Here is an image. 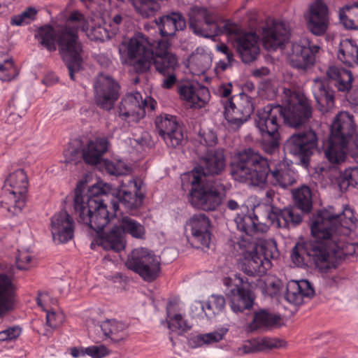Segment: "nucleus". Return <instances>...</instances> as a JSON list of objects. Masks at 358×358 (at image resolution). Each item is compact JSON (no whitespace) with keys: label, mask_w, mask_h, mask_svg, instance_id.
Returning <instances> with one entry per match:
<instances>
[{"label":"nucleus","mask_w":358,"mask_h":358,"mask_svg":"<svg viewBox=\"0 0 358 358\" xmlns=\"http://www.w3.org/2000/svg\"><path fill=\"white\" fill-rule=\"evenodd\" d=\"M354 217L352 210L345 206L342 212L334 213L329 210H319L311 218L310 230L315 240L297 243L292 249L291 259L297 266L313 262L323 268L329 256L335 251L331 246L336 243L337 236L343 234Z\"/></svg>","instance_id":"1"},{"label":"nucleus","mask_w":358,"mask_h":358,"mask_svg":"<svg viewBox=\"0 0 358 358\" xmlns=\"http://www.w3.org/2000/svg\"><path fill=\"white\" fill-rule=\"evenodd\" d=\"M287 105H267L257 112L255 124L264 140L263 148L266 153H273L279 147V129L283 122L293 128L306 124L312 116V108L308 100L299 94L285 91Z\"/></svg>","instance_id":"2"},{"label":"nucleus","mask_w":358,"mask_h":358,"mask_svg":"<svg viewBox=\"0 0 358 358\" xmlns=\"http://www.w3.org/2000/svg\"><path fill=\"white\" fill-rule=\"evenodd\" d=\"M231 174L241 182L262 187L268 179L274 186L287 188L296 182L295 173L285 160L269 163L267 158L252 148L238 153L231 165Z\"/></svg>","instance_id":"3"},{"label":"nucleus","mask_w":358,"mask_h":358,"mask_svg":"<svg viewBox=\"0 0 358 358\" xmlns=\"http://www.w3.org/2000/svg\"><path fill=\"white\" fill-rule=\"evenodd\" d=\"M86 186L85 180H80L78 183L75 189L74 209L79 216V222L99 232L111 220L103 199L110 191V187L108 184L98 182L90 186L85 193ZM112 219L114 217H112Z\"/></svg>","instance_id":"4"},{"label":"nucleus","mask_w":358,"mask_h":358,"mask_svg":"<svg viewBox=\"0 0 358 358\" xmlns=\"http://www.w3.org/2000/svg\"><path fill=\"white\" fill-rule=\"evenodd\" d=\"M89 26L85 15L75 10L70 14L66 24L58 29L59 52L73 80H75V73L82 69L83 65V48L78 31L80 29L86 34Z\"/></svg>","instance_id":"5"},{"label":"nucleus","mask_w":358,"mask_h":358,"mask_svg":"<svg viewBox=\"0 0 358 358\" xmlns=\"http://www.w3.org/2000/svg\"><path fill=\"white\" fill-rule=\"evenodd\" d=\"M189 27L195 34L211 39L222 34L238 35L240 31L237 24L224 20L215 10L202 6L192 9Z\"/></svg>","instance_id":"6"},{"label":"nucleus","mask_w":358,"mask_h":358,"mask_svg":"<svg viewBox=\"0 0 358 358\" xmlns=\"http://www.w3.org/2000/svg\"><path fill=\"white\" fill-rule=\"evenodd\" d=\"M293 197L296 208L289 207L280 209L272 206L267 217L272 225L278 228H289L296 226L302 221V215L298 212L300 209L308 213L313 207L312 192L309 187L302 185L293 191Z\"/></svg>","instance_id":"7"},{"label":"nucleus","mask_w":358,"mask_h":358,"mask_svg":"<svg viewBox=\"0 0 358 358\" xmlns=\"http://www.w3.org/2000/svg\"><path fill=\"white\" fill-rule=\"evenodd\" d=\"M182 180H187L192 185L189 201L194 208L213 211L220 205L224 190L223 185L216 182L204 184L201 176L194 172L185 173Z\"/></svg>","instance_id":"8"},{"label":"nucleus","mask_w":358,"mask_h":358,"mask_svg":"<svg viewBox=\"0 0 358 358\" xmlns=\"http://www.w3.org/2000/svg\"><path fill=\"white\" fill-rule=\"evenodd\" d=\"M119 52L125 56L127 62L137 73L148 71L153 57L152 44L148 38L141 33L135 34L128 40L122 41Z\"/></svg>","instance_id":"9"},{"label":"nucleus","mask_w":358,"mask_h":358,"mask_svg":"<svg viewBox=\"0 0 358 358\" xmlns=\"http://www.w3.org/2000/svg\"><path fill=\"white\" fill-rule=\"evenodd\" d=\"M236 249L242 257L241 268L248 275H263L272 266L269 261H264L254 240L242 238L236 243Z\"/></svg>","instance_id":"10"},{"label":"nucleus","mask_w":358,"mask_h":358,"mask_svg":"<svg viewBox=\"0 0 358 358\" xmlns=\"http://www.w3.org/2000/svg\"><path fill=\"white\" fill-rule=\"evenodd\" d=\"M125 264L148 282L155 280L161 268L160 257L145 248L134 249L128 256Z\"/></svg>","instance_id":"11"},{"label":"nucleus","mask_w":358,"mask_h":358,"mask_svg":"<svg viewBox=\"0 0 358 358\" xmlns=\"http://www.w3.org/2000/svg\"><path fill=\"white\" fill-rule=\"evenodd\" d=\"M224 106L225 119L235 129H239L246 122L254 110L252 98L245 93L232 96Z\"/></svg>","instance_id":"12"},{"label":"nucleus","mask_w":358,"mask_h":358,"mask_svg":"<svg viewBox=\"0 0 358 358\" xmlns=\"http://www.w3.org/2000/svg\"><path fill=\"white\" fill-rule=\"evenodd\" d=\"M317 144L316 133L309 129L292 134L285 143V149L289 153L300 157L301 162L307 166L310 157L317 148Z\"/></svg>","instance_id":"13"},{"label":"nucleus","mask_w":358,"mask_h":358,"mask_svg":"<svg viewBox=\"0 0 358 358\" xmlns=\"http://www.w3.org/2000/svg\"><path fill=\"white\" fill-rule=\"evenodd\" d=\"M94 87L96 105L103 110H111L120 95L119 84L109 75L99 73Z\"/></svg>","instance_id":"14"},{"label":"nucleus","mask_w":358,"mask_h":358,"mask_svg":"<svg viewBox=\"0 0 358 358\" xmlns=\"http://www.w3.org/2000/svg\"><path fill=\"white\" fill-rule=\"evenodd\" d=\"M142 181L138 178L127 180L122 182L115 199L111 201L113 208L117 211L120 203L126 209L133 210L140 207L144 198L141 192Z\"/></svg>","instance_id":"15"},{"label":"nucleus","mask_w":358,"mask_h":358,"mask_svg":"<svg viewBox=\"0 0 358 358\" xmlns=\"http://www.w3.org/2000/svg\"><path fill=\"white\" fill-rule=\"evenodd\" d=\"M319 50L318 45H310L307 39L293 43L288 54L289 63L294 68L307 71L314 64L315 54Z\"/></svg>","instance_id":"16"},{"label":"nucleus","mask_w":358,"mask_h":358,"mask_svg":"<svg viewBox=\"0 0 358 358\" xmlns=\"http://www.w3.org/2000/svg\"><path fill=\"white\" fill-rule=\"evenodd\" d=\"M186 225L192 233V245L203 250L209 249L211 243L209 217L204 213H196L189 217Z\"/></svg>","instance_id":"17"},{"label":"nucleus","mask_w":358,"mask_h":358,"mask_svg":"<svg viewBox=\"0 0 358 358\" xmlns=\"http://www.w3.org/2000/svg\"><path fill=\"white\" fill-rule=\"evenodd\" d=\"M155 124L159 136L169 147L176 148L182 145L184 134L175 116L159 115L156 117Z\"/></svg>","instance_id":"18"},{"label":"nucleus","mask_w":358,"mask_h":358,"mask_svg":"<svg viewBox=\"0 0 358 358\" xmlns=\"http://www.w3.org/2000/svg\"><path fill=\"white\" fill-rule=\"evenodd\" d=\"M226 160L223 150L221 149H211L201 156L199 159L198 166L191 172L201 176L202 180L207 176H219L224 170Z\"/></svg>","instance_id":"19"},{"label":"nucleus","mask_w":358,"mask_h":358,"mask_svg":"<svg viewBox=\"0 0 358 358\" xmlns=\"http://www.w3.org/2000/svg\"><path fill=\"white\" fill-rule=\"evenodd\" d=\"M290 29L282 21L267 22L262 31V41L264 48L268 50L282 48L289 41Z\"/></svg>","instance_id":"20"},{"label":"nucleus","mask_w":358,"mask_h":358,"mask_svg":"<svg viewBox=\"0 0 358 358\" xmlns=\"http://www.w3.org/2000/svg\"><path fill=\"white\" fill-rule=\"evenodd\" d=\"M329 25V10L322 0H316L309 6L308 28L315 36L324 35Z\"/></svg>","instance_id":"21"},{"label":"nucleus","mask_w":358,"mask_h":358,"mask_svg":"<svg viewBox=\"0 0 358 358\" xmlns=\"http://www.w3.org/2000/svg\"><path fill=\"white\" fill-rule=\"evenodd\" d=\"M355 132L353 116L348 112L339 113L334 119L329 138L348 144Z\"/></svg>","instance_id":"22"},{"label":"nucleus","mask_w":358,"mask_h":358,"mask_svg":"<svg viewBox=\"0 0 358 358\" xmlns=\"http://www.w3.org/2000/svg\"><path fill=\"white\" fill-rule=\"evenodd\" d=\"M147 106V101L143 100L139 92L127 94L120 103L119 115L124 120L131 118L133 121H138L145 116Z\"/></svg>","instance_id":"23"},{"label":"nucleus","mask_w":358,"mask_h":358,"mask_svg":"<svg viewBox=\"0 0 358 358\" xmlns=\"http://www.w3.org/2000/svg\"><path fill=\"white\" fill-rule=\"evenodd\" d=\"M327 80L336 91L347 96L352 89L354 76L350 70L336 65L329 66L325 72Z\"/></svg>","instance_id":"24"},{"label":"nucleus","mask_w":358,"mask_h":358,"mask_svg":"<svg viewBox=\"0 0 358 358\" xmlns=\"http://www.w3.org/2000/svg\"><path fill=\"white\" fill-rule=\"evenodd\" d=\"M329 82L324 78L313 79V93L318 109L322 113L329 112L335 105V91Z\"/></svg>","instance_id":"25"},{"label":"nucleus","mask_w":358,"mask_h":358,"mask_svg":"<svg viewBox=\"0 0 358 358\" xmlns=\"http://www.w3.org/2000/svg\"><path fill=\"white\" fill-rule=\"evenodd\" d=\"M51 233L57 244L66 243L73 238V220L66 211L56 213L52 217Z\"/></svg>","instance_id":"26"},{"label":"nucleus","mask_w":358,"mask_h":358,"mask_svg":"<svg viewBox=\"0 0 358 358\" xmlns=\"http://www.w3.org/2000/svg\"><path fill=\"white\" fill-rule=\"evenodd\" d=\"M237 52L242 62L250 63L257 59L260 52L259 37L255 32L245 33L235 40Z\"/></svg>","instance_id":"27"},{"label":"nucleus","mask_w":358,"mask_h":358,"mask_svg":"<svg viewBox=\"0 0 358 358\" xmlns=\"http://www.w3.org/2000/svg\"><path fill=\"white\" fill-rule=\"evenodd\" d=\"M240 284H236L228 294L229 305L234 313H241L250 309L254 303V296L248 286L239 278Z\"/></svg>","instance_id":"28"},{"label":"nucleus","mask_w":358,"mask_h":358,"mask_svg":"<svg viewBox=\"0 0 358 358\" xmlns=\"http://www.w3.org/2000/svg\"><path fill=\"white\" fill-rule=\"evenodd\" d=\"M314 295V288L306 280H291L287 285L285 299L290 303L301 305L303 303L304 299H310Z\"/></svg>","instance_id":"29"},{"label":"nucleus","mask_w":358,"mask_h":358,"mask_svg":"<svg viewBox=\"0 0 358 358\" xmlns=\"http://www.w3.org/2000/svg\"><path fill=\"white\" fill-rule=\"evenodd\" d=\"M178 92L182 99L189 102L191 106L201 108L209 100L210 92L207 87L198 83H185L180 85Z\"/></svg>","instance_id":"30"},{"label":"nucleus","mask_w":358,"mask_h":358,"mask_svg":"<svg viewBox=\"0 0 358 358\" xmlns=\"http://www.w3.org/2000/svg\"><path fill=\"white\" fill-rule=\"evenodd\" d=\"M159 34L162 36H173L177 31L186 27V21L180 13L172 12L155 19Z\"/></svg>","instance_id":"31"},{"label":"nucleus","mask_w":358,"mask_h":358,"mask_svg":"<svg viewBox=\"0 0 358 358\" xmlns=\"http://www.w3.org/2000/svg\"><path fill=\"white\" fill-rule=\"evenodd\" d=\"M15 287L10 277L0 273V317L13 309Z\"/></svg>","instance_id":"32"},{"label":"nucleus","mask_w":358,"mask_h":358,"mask_svg":"<svg viewBox=\"0 0 358 358\" xmlns=\"http://www.w3.org/2000/svg\"><path fill=\"white\" fill-rule=\"evenodd\" d=\"M280 321L279 315L260 309L254 312L252 320L248 324L250 331L266 330L277 326Z\"/></svg>","instance_id":"33"},{"label":"nucleus","mask_w":358,"mask_h":358,"mask_svg":"<svg viewBox=\"0 0 358 358\" xmlns=\"http://www.w3.org/2000/svg\"><path fill=\"white\" fill-rule=\"evenodd\" d=\"M234 221L237 229L245 233L246 238L250 240H254L262 231V226L254 213L237 214Z\"/></svg>","instance_id":"34"},{"label":"nucleus","mask_w":358,"mask_h":358,"mask_svg":"<svg viewBox=\"0 0 358 358\" xmlns=\"http://www.w3.org/2000/svg\"><path fill=\"white\" fill-rule=\"evenodd\" d=\"M108 150V141L97 138L83 146V159L87 164L95 165L100 162L101 157Z\"/></svg>","instance_id":"35"},{"label":"nucleus","mask_w":358,"mask_h":358,"mask_svg":"<svg viewBox=\"0 0 358 358\" xmlns=\"http://www.w3.org/2000/svg\"><path fill=\"white\" fill-rule=\"evenodd\" d=\"M347 143L333 141L329 138L323 145L326 159L332 164H340L345 162L347 156Z\"/></svg>","instance_id":"36"},{"label":"nucleus","mask_w":358,"mask_h":358,"mask_svg":"<svg viewBox=\"0 0 358 358\" xmlns=\"http://www.w3.org/2000/svg\"><path fill=\"white\" fill-rule=\"evenodd\" d=\"M99 327L103 335L115 343L124 341L128 336L126 324L116 320H106Z\"/></svg>","instance_id":"37"},{"label":"nucleus","mask_w":358,"mask_h":358,"mask_svg":"<svg viewBox=\"0 0 358 358\" xmlns=\"http://www.w3.org/2000/svg\"><path fill=\"white\" fill-rule=\"evenodd\" d=\"M338 59L349 67L358 66V46L351 39L343 40L338 47Z\"/></svg>","instance_id":"38"},{"label":"nucleus","mask_w":358,"mask_h":358,"mask_svg":"<svg viewBox=\"0 0 358 358\" xmlns=\"http://www.w3.org/2000/svg\"><path fill=\"white\" fill-rule=\"evenodd\" d=\"M25 194L6 190L3 198L0 202V206L14 215L19 214L22 211L25 206Z\"/></svg>","instance_id":"39"},{"label":"nucleus","mask_w":358,"mask_h":358,"mask_svg":"<svg viewBox=\"0 0 358 358\" xmlns=\"http://www.w3.org/2000/svg\"><path fill=\"white\" fill-rule=\"evenodd\" d=\"M38 43L49 52H54L58 45V30L50 25L41 27L35 35Z\"/></svg>","instance_id":"40"},{"label":"nucleus","mask_w":358,"mask_h":358,"mask_svg":"<svg viewBox=\"0 0 358 358\" xmlns=\"http://www.w3.org/2000/svg\"><path fill=\"white\" fill-rule=\"evenodd\" d=\"M105 250H113L119 252L124 248V233L120 227L117 224L105 234L101 243Z\"/></svg>","instance_id":"41"},{"label":"nucleus","mask_w":358,"mask_h":358,"mask_svg":"<svg viewBox=\"0 0 358 358\" xmlns=\"http://www.w3.org/2000/svg\"><path fill=\"white\" fill-rule=\"evenodd\" d=\"M189 61L197 74L204 73L211 66L212 56L205 48L199 47L192 52Z\"/></svg>","instance_id":"42"},{"label":"nucleus","mask_w":358,"mask_h":358,"mask_svg":"<svg viewBox=\"0 0 358 358\" xmlns=\"http://www.w3.org/2000/svg\"><path fill=\"white\" fill-rule=\"evenodd\" d=\"M225 299L222 295H212L205 304L196 303L194 308L204 312L206 316L211 317L220 313L225 307Z\"/></svg>","instance_id":"43"},{"label":"nucleus","mask_w":358,"mask_h":358,"mask_svg":"<svg viewBox=\"0 0 358 358\" xmlns=\"http://www.w3.org/2000/svg\"><path fill=\"white\" fill-rule=\"evenodd\" d=\"M6 186H9L11 188V189H8L6 191L26 194L28 178L24 170L18 169L10 173L6 180Z\"/></svg>","instance_id":"44"},{"label":"nucleus","mask_w":358,"mask_h":358,"mask_svg":"<svg viewBox=\"0 0 358 358\" xmlns=\"http://www.w3.org/2000/svg\"><path fill=\"white\" fill-rule=\"evenodd\" d=\"M340 22L348 29H358V3L346 5L339 10Z\"/></svg>","instance_id":"45"},{"label":"nucleus","mask_w":358,"mask_h":358,"mask_svg":"<svg viewBox=\"0 0 358 358\" xmlns=\"http://www.w3.org/2000/svg\"><path fill=\"white\" fill-rule=\"evenodd\" d=\"M152 64L155 66L156 71L159 74L171 73L175 71L178 66V59L174 54H168L164 56H154L152 60Z\"/></svg>","instance_id":"46"},{"label":"nucleus","mask_w":358,"mask_h":358,"mask_svg":"<svg viewBox=\"0 0 358 358\" xmlns=\"http://www.w3.org/2000/svg\"><path fill=\"white\" fill-rule=\"evenodd\" d=\"M118 222L124 234L127 233L136 238H144L145 234L144 226L133 218L122 216L118 219Z\"/></svg>","instance_id":"47"},{"label":"nucleus","mask_w":358,"mask_h":358,"mask_svg":"<svg viewBox=\"0 0 358 358\" xmlns=\"http://www.w3.org/2000/svg\"><path fill=\"white\" fill-rule=\"evenodd\" d=\"M131 2L136 12L144 18L155 16L161 8L155 0H131Z\"/></svg>","instance_id":"48"},{"label":"nucleus","mask_w":358,"mask_h":358,"mask_svg":"<svg viewBox=\"0 0 358 358\" xmlns=\"http://www.w3.org/2000/svg\"><path fill=\"white\" fill-rule=\"evenodd\" d=\"M258 243V251L262 257L264 261H269L278 257L279 252L277 248V243L274 240H262L259 236L255 238Z\"/></svg>","instance_id":"49"},{"label":"nucleus","mask_w":358,"mask_h":358,"mask_svg":"<svg viewBox=\"0 0 358 358\" xmlns=\"http://www.w3.org/2000/svg\"><path fill=\"white\" fill-rule=\"evenodd\" d=\"M83 145L81 141L75 139L72 141L64 152V162L66 163L77 164L83 159Z\"/></svg>","instance_id":"50"},{"label":"nucleus","mask_w":358,"mask_h":358,"mask_svg":"<svg viewBox=\"0 0 358 358\" xmlns=\"http://www.w3.org/2000/svg\"><path fill=\"white\" fill-rule=\"evenodd\" d=\"M227 331V329L221 328L213 332L199 334L194 337V341L198 345H210L213 343H218L224 338Z\"/></svg>","instance_id":"51"},{"label":"nucleus","mask_w":358,"mask_h":358,"mask_svg":"<svg viewBox=\"0 0 358 358\" xmlns=\"http://www.w3.org/2000/svg\"><path fill=\"white\" fill-rule=\"evenodd\" d=\"M172 303L169 302L167 305V323L168 327L172 331H178L180 334L182 331H187L190 329L187 322L182 319L180 314H176L173 317L171 316L170 308Z\"/></svg>","instance_id":"52"},{"label":"nucleus","mask_w":358,"mask_h":358,"mask_svg":"<svg viewBox=\"0 0 358 358\" xmlns=\"http://www.w3.org/2000/svg\"><path fill=\"white\" fill-rule=\"evenodd\" d=\"M85 34L90 40L101 42L108 40L113 36L110 30H108L100 24L97 26H89Z\"/></svg>","instance_id":"53"},{"label":"nucleus","mask_w":358,"mask_h":358,"mask_svg":"<svg viewBox=\"0 0 358 358\" xmlns=\"http://www.w3.org/2000/svg\"><path fill=\"white\" fill-rule=\"evenodd\" d=\"M37 13L38 11L36 8L29 7L20 14L13 16L10 20V24L16 26L29 24L35 20Z\"/></svg>","instance_id":"54"},{"label":"nucleus","mask_w":358,"mask_h":358,"mask_svg":"<svg viewBox=\"0 0 358 358\" xmlns=\"http://www.w3.org/2000/svg\"><path fill=\"white\" fill-rule=\"evenodd\" d=\"M17 72L13 65V59L8 58L0 63V80L3 81H10L15 78Z\"/></svg>","instance_id":"55"},{"label":"nucleus","mask_w":358,"mask_h":358,"mask_svg":"<svg viewBox=\"0 0 358 358\" xmlns=\"http://www.w3.org/2000/svg\"><path fill=\"white\" fill-rule=\"evenodd\" d=\"M341 188L349 186L358 188V168L346 169L341 176Z\"/></svg>","instance_id":"56"},{"label":"nucleus","mask_w":358,"mask_h":358,"mask_svg":"<svg viewBox=\"0 0 358 358\" xmlns=\"http://www.w3.org/2000/svg\"><path fill=\"white\" fill-rule=\"evenodd\" d=\"M33 255L29 249L21 248L17 250L16 256V266L19 270L26 271L31 266Z\"/></svg>","instance_id":"57"},{"label":"nucleus","mask_w":358,"mask_h":358,"mask_svg":"<svg viewBox=\"0 0 358 358\" xmlns=\"http://www.w3.org/2000/svg\"><path fill=\"white\" fill-rule=\"evenodd\" d=\"M199 136L200 143L206 146L212 147L217 143V134L210 129H201Z\"/></svg>","instance_id":"58"},{"label":"nucleus","mask_w":358,"mask_h":358,"mask_svg":"<svg viewBox=\"0 0 358 358\" xmlns=\"http://www.w3.org/2000/svg\"><path fill=\"white\" fill-rule=\"evenodd\" d=\"M64 321V315L61 312L47 311L46 323L52 329H56Z\"/></svg>","instance_id":"59"},{"label":"nucleus","mask_w":358,"mask_h":358,"mask_svg":"<svg viewBox=\"0 0 358 358\" xmlns=\"http://www.w3.org/2000/svg\"><path fill=\"white\" fill-rule=\"evenodd\" d=\"M21 328L18 326L10 327L0 331V341H10L19 337Z\"/></svg>","instance_id":"60"},{"label":"nucleus","mask_w":358,"mask_h":358,"mask_svg":"<svg viewBox=\"0 0 358 358\" xmlns=\"http://www.w3.org/2000/svg\"><path fill=\"white\" fill-rule=\"evenodd\" d=\"M85 352L92 358H103L109 354V350L103 345H92L85 348Z\"/></svg>","instance_id":"61"},{"label":"nucleus","mask_w":358,"mask_h":358,"mask_svg":"<svg viewBox=\"0 0 358 358\" xmlns=\"http://www.w3.org/2000/svg\"><path fill=\"white\" fill-rule=\"evenodd\" d=\"M259 348H261V351L265 350H271L274 348H279L282 346V341L280 340L264 338L261 340H257Z\"/></svg>","instance_id":"62"},{"label":"nucleus","mask_w":358,"mask_h":358,"mask_svg":"<svg viewBox=\"0 0 358 358\" xmlns=\"http://www.w3.org/2000/svg\"><path fill=\"white\" fill-rule=\"evenodd\" d=\"M171 47L170 41L166 38H162L157 42L154 56L162 55L164 56L168 54H173L169 51Z\"/></svg>","instance_id":"63"},{"label":"nucleus","mask_w":358,"mask_h":358,"mask_svg":"<svg viewBox=\"0 0 358 358\" xmlns=\"http://www.w3.org/2000/svg\"><path fill=\"white\" fill-rule=\"evenodd\" d=\"M243 354H250L256 352H260L261 348H259L257 340L247 341L240 348Z\"/></svg>","instance_id":"64"}]
</instances>
